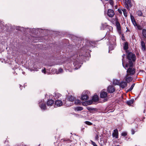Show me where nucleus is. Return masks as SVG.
<instances>
[{
    "instance_id": "1",
    "label": "nucleus",
    "mask_w": 146,
    "mask_h": 146,
    "mask_svg": "<svg viewBox=\"0 0 146 146\" xmlns=\"http://www.w3.org/2000/svg\"><path fill=\"white\" fill-rule=\"evenodd\" d=\"M127 53L126 57L129 63V66L132 67L133 66V63L135 61L136 57L135 54L127 50L126 51Z\"/></svg>"
},
{
    "instance_id": "2",
    "label": "nucleus",
    "mask_w": 146,
    "mask_h": 146,
    "mask_svg": "<svg viewBox=\"0 0 146 146\" xmlns=\"http://www.w3.org/2000/svg\"><path fill=\"white\" fill-rule=\"evenodd\" d=\"M39 106L41 109L42 110H45L46 109V105L45 103L44 102L43 100H42L39 102Z\"/></svg>"
},
{
    "instance_id": "3",
    "label": "nucleus",
    "mask_w": 146,
    "mask_h": 146,
    "mask_svg": "<svg viewBox=\"0 0 146 146\" xmlns=\"http://www.w3.org/2000/svg\"><path fill=\"white\" fill-rule=\"evenodd\" d=\"M125 2L124 4V5L125 7L127 8L128 9H129V5L130 7L132 6V4L131 2V0H125Z\"/></svg>"
},
{
    "instance_id": "4",
    "label": "nucleus",
    "mask_w": 146,
    "mask_h": 146,
    "mask_svg": "<svg viewBox=\"0 0 146 146\" xmlns=\"http://www.w3.org/2000/svg\"><path fill=\"white\" fill-rule=\"evenodd\" d=\"M115 91V89L112 85L109 86L107 88V91L109 93H113Z\"/></svg>"
},
{
    "instance_id": "5",
    "label": "nucleus",
    "mask_w": 146,
    "mask_h": 146,
    "mask_svg": "<svg viewBox=\"0 0 146 146\" xmlns=\"http://www.w3.org/2000/svg\"><path fill=\"white\" fill-rule=\"evenodd\" d=\"M63 104L62 101L60 100H57L54 103V107H60L62 106Z\"/></svg>"
},
{
    "instance_id": "6",
    "label": "nucleus",
    "mask_w": 146,
    "mask_h": 146,
    "mask_svg": "<svg viewBox=\"0 0 146 146\" xmlns=\"http://www.w3.org/2000/svg\"><path fill=\"white\" fill-rule=\"evenodd\" d=\"M114 11L112 9H109L108 10L107 14L108 16L110 17H112L114 15Z\"/></svg>"
},
{
    "instance_id": "7",
    "label": "nucleus",
    "mask_w": 146,
    "mask_h": 146,
    "mask_svg": "<svg viewBox=\"0 0 146 146\" xmlns=\"http://www.w3.org/2000/svg\"><path fill=\"white\" fill-rule=\"evenodd\" d=\"M112 135L113 137H115L116 139L118 138V132L117 129H116L113 130V132L112 133Z\"/></svg>"
},
{
    "instance_id": "8",
    "label": "nucleus",
    "mask_w": 146,
    "mask_h": 146,
    "mask_svg": "<svg viewBox=\"0 0 146 146\" xmlns=\"http://www.w3.org/2000/svg\"><path fill=\"white\" fill-rule=\"evenodd\" d=\"M130 67L127 70V72L129 73L130 75L132 76L135 73V69L134 68H131Z\"/></svg>"
},
{
    "instance_id": "9",
    "label": "nucleus",
    "mask_w": 146,
    "mask_h": 146,
    "mask_svg": "<svg viewBox=\"0 0 146 146\" xmlns=\"http://www.w3.org/2000/svg\"><path fill=\"white\" fill-rule=\"evenodd\" d=\"M120 87L124 88L126 87L127 85V83L125 82H121L120 83H119V84Z\"/></svg>"
},
{
    "instance_id": "10",
    "label": "nucleus",
    "mask_w": 146,
    "mask_h": 146,
    "mask_svg": "<svg viewBox=\"0 0 146 146\" xmlns=\"http://www.w3.org/2000/svg\"><path fill=\"white\" fill-rule=\"evenodd\" d=\"M100 97L101 98H105L107 96V93L104 91H102L100 94Z\"/></svg>"
},
{
    "instance_id": "11",
    "label": "nucleus",
    "mask_w": 146,
    "mask_h": 146,
    "mask_svg": "<svg viewBox=\"0 0 146 146\" xmlns=\"http://www.w3.org/2000/svg\"><path fill=\"white\" fill-rule=\"evenodd\" d=\"M88 98V96L86 94H82L81 99L83 101H85L87 100Z\"/></svg>"
},
{
    "instance_id": "12",
    "label": "nucleus",
    "mask_w": 146,
    "mask_h": 146,
    "mask_svg": "<svg viewBox=\"0 0 146 146\" xmlns=\"http://www.w3.org/2000/svg\"><path fill=\"white\" fill-rule=\"evenodd\" d=\"M54 103V101L52 99L48 100L47 102V105L48 106H52Z\"/></svg>"
},
{
    "instance_id": "13",
    "label": "nucleus",
    "mask_w": 146,
    "mask_h": 146,
    "mask_svg": "<svg viewBox=\"0 0 146 146\" xmlns=\"http://www.w3.org/2000/svg\"><path fill=\"white\" fill-rule=\"evenodd\" d=\"M115 25L117 27V29L119 31H121V27L120 25L119 22L118 21H116L115 22Z\"/></svg>"
},
{
    "instance_id": "14",
    "label": "nucleus",
    "mask_w": 146,
    "mask_h": 146,
    "mask_svg": "<svg viewBox=\"0 0 146 146\" xmlns=\"http://www.w3.org/2000/svg\"><path fill=\"white\" fill-rule=\"evenodd\" d=\"M64 105H65L67 107L70 106L72 105V103H71V102L69 100L66 101L65 103L64 102Z\"/></svg>"
},
{
    "instance_id": "15",
    "label": "nucleus",
    "mask_w": 146,
    "mask_h": 146,
    "mask_svg": "<svg viewBox=\"0 0 146 146\" xmlns=\"http://www.w3.org/2000/svg\"><path fill=\"white\" fill-rule=\"evenodd\" d=\"M92 102H93L92 100H89L86 102H83L82 103V105L85 106V104L86 105H87V104H87L88 105H90L92 104Z\"/></svg>"
},
{
    "instance_id": "16",
    "label": "nucleus",
    "mask_w": 146,
    "mask_h": 146,
    "mask_svg": "<svg viewBox=\"0 0 146 146\" xmlns=\"http://www.w3.org/2000/svg\"><path fill=\"white\" fill-rule=\"evenodd\" d=\"M98 99V97L97 95H94L92 98L93 101L95 102H97Z\"/></svg>"
},
{
    "instance_id": "17",
    "label": "nucleus",
    "mask_w": 146,
    "mask_h": 146,
    "mask_svg": "<svg viewBox=\"0 0 146 146\" xmlns=\"http://www.w3.org/2000/svg\"><path fill=\"white\" fill-rule=\"evenodd\" d=\"M129 48L128 43L127 42H126L125 43L123 49L125 50H127Z\"/></svg>"
},
{
    "instance_id": "18",
    "label": "nucleus",
    "mask_w": 146,
    "mask_h": 146,
    "mask_svg": "<svg viewBox=\"0 0 146 146\" xmlns=\"http://www.w3.org/2000/svg\"><path fill=\"white\" fill-rule=\"evenodd\" d=\"M141 44L142 47V50H145V49L146 47L145 42L143 41H141Z\"/></svg>"
},
{
    "instance_id": "19",
    "label": "nucleus",
    "mask_w": 146,
    "mask_h": 146,
    "mask_svg": "<svg viewBox=\"0 0 146 146\" xmlns=\"http://www.w3.org/2000/svg\"><path fill=\"white\" fill-rule=\"evenodd\" d=\"M134 100L133 99L129 101L126 102V103L128 106H130L133 104L134 102Z\"/></svg>"
},
{
    "instance_id": "20",
    "label": "nucleus",
    "mask_w": 146,
    "mask_h": 146,
    "mask_svg": "<svg viewBox=\"0 0 146 146\" xmlns=\"http://www.w3.org/2000/svg\"><path fill=\"white\" fill-rule=\"evenodd\" d=\"M132 78L131 77H126L125 78V80L127 83H128L130 82L132 80Z\"/></svg>"
},
{
    "instance_id": "21",
    "label": "nucleus",
    "mask_w": 146,
    "mask_h": 146,
    "mask_svg": "<svg viewBox=\"0 0 146 146\" xmlns=\"http://www.w3.org/2000/svg\"><path fill=\"white\" fill-rule=\"evenodd\" d=\"M107 26V25L106 23L102 24V26L101 27V29L102 30H104Z\"/></svg>"
},
{
    "instance_id": "22",
    "label": "nucleus",
    "mask_w": 146,
    "mask_h": 146,
    "mask_svg": "<svg viewBox=\"0 0 146 146\" xmlns=\"http://www.w3.org/2000/svg\"><path fill=\"white\" fill-rule=\"evenodd\" d=\"M68 100L70 102H73L74 100V98L72 96H69L68 97Z\"/></svg>"
},
{
    "instance_id": "23",
    "label": "nucleus",
    "mask_w": 146,
    "mask_h": 146,
    "mask_svg": "<svg viewBox=\"0 0 146 146\" xmlns=\"http://www.w3.org/2000/svg\"><path fill=\"white\" fill-rule=\"evenodd\" d=\"M137 13L139 16H143V13L141 11L139 10L137 11Z\"/></svg>"
},
{
    "instance_id": "24",
    "label": "nucleus",
    "mask_w": 146,
    "mask_h": 146,
    "mask_svg": "<svg viewBox=\"0 0 146 146\" xmlns=\"http://www.w3.org/2000/svg\"><path fill=\"white\" fill-rule=\"evenodd\" d=\"M83 108L82 107L80 106H77L75 108V110L76 111H79L82 110Z\"/></svg>"
},
{
    "instance_id": "25",
    "label": "nucleus",
    "mask_w": 146,
    "mask_h": 146,
    "mask_svg": "<svg viewBox=\"0 0 146 146\" xmlns=\"http://www.w3.org/2000/svg\"><path fill=\"white\" fill-rule=\"evenodd\" d=\"M113 84L115 85H118L119 84V81L116 79L114 80Z\"/></svg>"
},
{
    "instance_id": "26",
    "label": "nucleus",
    "mask_w": 146,
    "mask_h": 146,
    "mask_svg": "<svg viewBox=\"0 0 146 146\" xmlns=\"http://www.w3.org/2000/svg\"><path fill=\"white\" fill-rule=\"evenodd\" d=\"M87 109L90 112H92L93 111H95V109L94 108H91V107H87Z\"/></svg>"
},
{
    "instance_id": "27",
    "label": "nucleus",
    "mask_w": 146,
    "mask_h": 146,
    "mask_svg": "<svg viewBox=\"0 0 146 146\" xmlns=\"http://www.w3.org/2000/svg\"><path fill=\"white\" fill-rule=\"evenodd\" d=\"M142 34L143 36L146 38V30L143 29L142 31Z\"/></svg>"
},
{
    "instance_id": "28",
    "label": "nucleus",
    "mask_w": 146,
    "mask_h": 146,
    "mask_svg": "<svg viewBox=\"0 0 146 146\" xmlns=\"http://www.w3.org/2000/svg\"><path fill=\"white\" fill-rule=\"evenodd\" d=\"M74 103L76 104H78L80 103V101L78 99L76 100H75Z\"/></svg>"
},
{
    "instance_id": "29",
    "label": "nucleus",
    "mask_w": 146,
    "mask_h": 146,
    "mask_svg": "<svg viewBox=\"0 0 146 146\" xmlns=\"http://www.w3.org/2000/svg\"><path fill=\"white\" fill-rule=\"evenodd\" d=\"M135 85V84H133L131 87L128 90V91H131L133 88V87H134Z\"/></svg>"
},
{
    "instance_id": "30",
    "label": "nucleus",
    "mask_w": 146,
    "mask_h": 146,
    "mask_svg": "<svg viewBox=\"0 0 146 146\" xmlns=\"http://www.w3.org/2000/svg\"><path fill=\"white\" fill-rule=\"evenodd\" d=\"M136 26L137 27V28L138 30H141L142 29L141 27L138 24H137Z\"/></svg>"
},
{
    "instance_id": "31",
    "label": "nucleus",
    "mask_w": 146,
    "mask_h": 146,
    "mask_svg": "<svg viewBox=\"0 0 146 146\" xmlns=\"http://www.w3.org/2000/svg\"><path fill=\"white\" fill-rule=\"evenodd\" d=\"M85 123L86 124L88 125H91L92 124V123H91V122H90L89 121H85Z\"/></svg>"
},
{
    "instance_id": "32",
    "label": "nucleus",
    "mask_w": 146,
    "mask_h": 146,
    "mask_svg": "<svg viewBox=\"0 0 146 146\" xmlns=\"http://www.w3.org/2000/svg\"><path fill=\"white\" fill-rule=\"evenodd\" d=\"M122 11L123 12V13L124 16L125 17H127V14L126 12V10L125 9H124L123 10H122Z\"/></svg>"
},
{
    "instance_id": "33",
    "label": "nucleus",
    "mask_w": 146,
    "mask_h": 146,
    "mask_svg": "<svg viewBox=\"0 0 146 146\" xmlns=\"http://www.w3.org/2000/svg\"><path fill=\"white\" fill-rule=\"evenodd\" d=\"M61 96V95L60 94L57 93L55 94V97L56 98H58L59 97Z\"/></svg>"
},
{
    "instance_id": "34",
    "label": "nucleus",
    "mask_w": 146,
    "mask_h": 146,
    "mask_svg": "<svg viewBox=\"0 0 146 146\" xmlns=\"http://www.w3.org/2000/svg\"><path fill=\"white\" fill-rule=\"evenodd\" d=\"M122 136H125L127 135V133L126 132H123L121 133Z\"/></svg>"
},
{
    "instance_id": "35",
    "label": "nucleus",
    "mask_w": 146,
    "mask_h": 146,
    "mask_svg": "<svg viewBox=\"0 0 146 146\" xmlns=\"http://www.w3.org/2000/svg\"><path fill=\"white\" fill-rule=\"evenodd\" d=\"M122 65H123V66L125 68H127L128 67V65H129V64H126L125 66L124 65V64H123V62H122Z\"/></svg>"
},
{
    "instance_id": "36",
    "label": "nucleus",
    "mask_w": 146,
    "mask_h": 146,
    "mask_svg": "<svg viewBox=\"0 0 146 146\" xmlns=\"http://www.w3.org/2000/svg\"><path fill=\"white\" fill-rule=\"evenodd\" d=\"M132 22L133 25L135 26H136L137 25V24L136 23L135 20H134V21H132Z\"/></svg>"
},
{
    "instance_id": "37",
    "label": "nucleus",
    "mask_w": 146,
    "mask_h": 146,
    "mask_svg": "<svg viewBox=\"0 0 146 146\" xmlns=\"http://www.w3.org/2000/svg\"><path fill=\"white\" fill-rule=\"evenodd\" d=\"M4 27L3 25L1 23H0V29H3Z\"/></svg>"
},
{
    "instance_id": "38",
    "label": "nucleus",
    "mask_w": 146,
    "mask_h": 146,
    "mask_svg": "<svg viewBox=\"0 0 146 146\" xmlns=\"http://www.w3.org/2000/svg\"><path fill=\"white\" fill-rule=\"evenodd\" d=\"M109 2L111 5H113V0H110Z\"/></svg>"
},
{
    "instance_id": "39",
    "label": "nucleus",
    "mask_w": 146,
    "mask_h": 146,
    "mask_svg": "<svg viewBox=\"0 0 146 146\" xmlns=\"http://www.w3.org/2000/svg\"><path fill=\"white\" fill-rule=\"evenodd\" d=\"M91 141L92 142V144L94 146H98L95 142L91 140Z\"/></svg>"
},
{
    "instance_id": "40",
    "label": "nucleus",
    "mask_w": 146,
    "mask_h": 146,
    "mask_svg": "<svg viewBox=\"0 0 146 146\" xmlns=\"http://www.w3.org/2000/svg\"><path fill=\"white\" fill-rule=\"evenodd\" d=\"M110 33L109 31H107V32L106 33V37H109L110 36Z\"/></svg>"
},
{
    "instance_id": "41",
    "label": "nucleus",
    "mask_w": 146,
    "mask_h": 146,
    "mask_svg": "<svg viewBox=\"0 0 146 146\" xmlns=\"http://www.w3.org/2000/svg\"><path fill=\"white\" fill-rule=\"evenodd\" d=\"M130 17L131 21L135 20L133 16L131 15Z\"/></svg>"
},
{
    "instance_id": "42",
    "label": "nucleus",
    "mask_w": 146,
    "mask_h": 146,
    "mask_svg": "<svg viewBox=\"0 0 146 146\" xmlns=\"http://www.w3.org/2000/svg\"><path fill=\"white\" fill-rule=\"evenodd\" d=\"M63 71V70L61 68H60L58 70V72L59 73L62 72Z\"/></svg>"
},
{
    "instance_id": "43",
    "label": "nucleus",
    "mask_w": 146,
    "mask_h": 146,
    "mask_svg": "<svg viewBox=\"0 0 146 146\" xmlns=\"http://www.w3.org/2000/svg\"><path fill=\"white\" fill-rule=\"evenodd\" d=\"M42 72L44 73V74H46V70L45 68H44L43 70H42Z\"/></svg>"
},
{
    "instance_id": "44",
    "label": "nucleus",
    "mask_w": 146,
    "mask_h": 146,
    "mask_svg": "<svg viewBox=\"0 0 146 146\" xmlns=\"http://www.w3.org/2000/svg\"><path fill=\"white\" fill-rule=\"evenodd\" d=\"M99 138V136L98 135H96V136L95 137V139L97 140H98Z\"/></svg>"
},
{
    "instance_id": "45",
    "label": "nucleus",
    "mask_w": 146,
    "mask_h": 146,
    "mask_svg": "<svg viewBox=\"0 0 146 146\" xmlns=\"http://www.w3.org/2000/svg\"><path fill=\"white\" fill-rule=\"evenodd\" d=\"M125 56V55L124 54H123V55L122 56V62L123 61V60H124V58Z\"/></svg>"
},
{
    "instance_id": "46",
    "label": "nucleus",
    "mask_w": 146,
    "mask_h": 146,
    "mask_svg": "<svg viewBox=\"0 0 146 146\" xmlns=\"http://www.w3.org/2000/svg\"><path fill=\"white\" fill-rule=\"evenodd\" d=\"M64 141H68L69 142H71L70 140V139H67L66 140V139H64Z\"/></svg>"
},
{
    "instance_id": "47",
    "label": "nucleus",
    "mask_w": 146,
    "mask_h": 146,
    "mask_svg": "<svg viewBox=\"0 0 146 146\" xmlns=\"http://www.w3.org/2000/svg\"><path fill=\"white\" fill-rule=\"evenodd\" d=\"M121 38H122V40H125V37L123 35L122 36Z\"/></svg>"
},
{
    "instance_id": "48",
    "label": "nucleus",
    "mask_w": 146,
    "mask_h": 146,
    "mask_svg": "<svg viewBox=\"0 0 146 146\" xmlns=\"http://www.w3.org/2000/svg\"><path fill=\"white\" fill-rule=\"evenodd\" d=\"M131 131L132 132V134H133L134 133V132L133 131V130H132Z\"/></svg>"
},
{
    "instance_id": "49",
    "label": "nucleus",
    "mask_w": 146,
    "mask_h": 146,
    "mask_svg": "<svg viewBox=\"0 0 146 146\" xmlns=\"http://www.w3.org/2000/svg\"><path fill=\"white\" fill-rule=\"evenodd\" d=\"M18 28H18V29H18V30H20V28H21V27H18Z\"/></svg>"
},
{
    "instance_id": "50",
    "label": "nucleus",
    "mask_w": 146,
    "mask_h": 146,
    "mask_svg": "<svg viewBox=\"0 0 146 146\" xmlns=\"http://www.w3.org/2000/svg\"><path fill=\"white\" fill-rule=\"evenodd\" d=\"M118 11L119 13H120L121 12V11L120 10H119V9H118Z\"/></svg>"
},
{
    "instance_id": "51",
    "label": "nucleus",
    "mask_w": 146,
    "mask_h": 146,
    "mask_svg": "<svg viewBox=\"0 0 146 146\" xmlns=\"http://www.w3.org/2000/svg\"><path fill=\"white\" fill-rule=\"evenodd\" d=\"M78 69V68L77 67H76L75 68V70H77Z\"/></svg>"
},
{
    "instance_id": "52",
    "label": "nucleus",
    "mask_w": 146,
    "mask_h": 146,
    "mask_svg": "<svg viewBox=\"0 0 146 146\" xmlns=\"http://www.w3.org/2000/svg\"><path fill=\"white\" fill-rule=\"evenodd\" d=\"M116 146H120V145H116Z\"/></svg>"
},
{
    "instance_id": "53",
    "label": "nucleus",
    "mask_w": 146,
    "mask_h": 146,
    "mask_svg": "<svg viewBox=\"0 0 146 146\" xmlns=\"http://www.w3.org/2000/svg\"><path fill=\"white\" fill-rule=\"evenodd\" d=\"M21 85H20V87H21Z\"/></svg>"
}]
</instances>
